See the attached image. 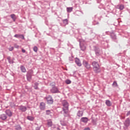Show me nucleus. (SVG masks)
<instances>
[{"label":"nucleus","instance_id":"22","mask_svg":"<svg viewBox=\"0 0 130 130\" xmlns=\"http://www.w3.org/2000/svg\"><path fill=\"white\" fill-rule=\"evenodd\" d=\"M34 117L32 116H28L27 117V119H28V120H29L30 121H33L34 120Z\"/></svg>","mask_w":130,"mask_h":130},{"label":"nucleus","instance_id":"10","mask_svg":"<svg viewBox=\"0 0 130 130\" xmlns=\"http://www.w3.org/2000/svg\"><path fill=\"white\" fill-rule=\"evenodd\" d=\"M18 109L19 110H21L22 112H25V111H27V107L23 105L19 106Z\"/></svg>","mask_w":130,"mask_h":130},{"label":"nucleus","instance_id":"33","mask_svg":"<svg viewBox=\"0 0 130 130\" xmlns=\"http://www.w3.org/2000/svg\"><path fill=\"white\" fill-rule=\"evenodd\" d=\"M91 122H92L94 125H96V124H97V123L96 122V120L95 119H92Z\"/></svg>","mask_w":130,"mask_h":130},{"label":"nucleus","instance_id":"40","mask_svg":"<svg viewBox=\"0 0 130 130\" xmlns=\"http://www.w3.org/2000/svg\"><path fill=\"white\" fill-rule=\"evenodd\" d=\"M128 115H130V110L128 111L126 114V116H128Z\"/></svg>","mask_w":130,"mask_h":130},{"label":"nucleus","instance_id":"45","mask_svg":"<svg viewBox=\"0 0 130 130\" xmlns=\"http://www.w3.org/2000/svg\"><path fill=\"white\" fill-rule=\"evenodd\" d=\"M80 12L82 13V14H83V12H82V11H80Z\"/></svg>","mask_w":130,"mask_h":130},{"label":"nucleus","instance_id":"19","mask_svg":"<svg viewBox=\"0 0 130 130\" xmlns=\"http://www.w3.org/2000/svg\"><path fill=\"white\" fill-rule=\"evenodd\" d=\"M84 114V112L82 111H78L77 113V116H78V117H82L83 116V114Z\"/></svg>","mask_w":130,"mask_h":130},{"label":"nucleus","instance_id":"27","mask_svg":"<svg viewBox=\"0 0 130 130\" xmlns=\"http://www.w3.org/2000/svg\"><path fill=\"white\" fill-rule=\"evenodd\" d=\"M39 85V83L36 82L34 83V89H35V90H38V86Z\"/></svg>","mask_w":130,"mask_h":130},{"label":"nucleus","instance_id":"25","mask_svg":"<svg viewBox=\"0 0 130 130\" xmlns=\"http://www.w3.org/2000/svg\"><path fill=\"white\" fill-rule=\"evenodd\" d=\"M117 7L119 9V10H120V11H122V10L124 9V6L123 5H118Z\"/></svg>","mask_w":130,"mask_h":130},{"label":"nucleus","instance_id":"23","mask_svg":"<svg viewBox=\"0 0 130 130\" xmlns=\"http://www.w3.org/2000/svg\"><path fill=\"white\" fill-rule=\"evenodd\" d=\"M20 70L22 73H26V68H25L24 66H20Z\"/></svg>","mask_w":130,"mask_h":130},{"label":"nucleus","instance_id":"8","mask_svg":"<svg viewBox=\"0 0 130 130\" xmlns=\"http://www.w3.org/2000/svg\"><path fill=\"white\" fill-rule=\"evenodd\" d=\"M39 108L42 111H44L46 109V104L45 103L41 102L40 104Z\"/></svg>","mask_w":130,"mask_h":130},{"label":"nucleus","instance_id":"5","mask_svg":"<svg viewBox=\"0 0 130 130\" xmlns=\"http://www.w3.org/2000/svg\"><path fill=\"white\" fill-rule=\"evenodd\" d=\"M62 106L63 107L62 108L63 111L64 110H69V103L67 100H63L62 102Z\"/></svg>","mask_w":130,"mask_h":130},{"label":"nucleus","instance_id":"1","mask_svg":"<svg viewBox=\"0 0 130 130\" xmlns=\"http://www.w3.org/2000/svg\"><path fill=\"white\" fill-rule=\"evenodd\" d=\"M91 66H92V70L95 74H99L101 72V69H100V66L99 63L96 61H93L91 62Z\"/></svg>","mask_w":130,"mask_h":130},{"label":"nucleus","instance_id":"12","mask_svg":"<svg viewBox=\"0 0 130 130\" xmlns=\"http://www.w3.org/2000/svg\"><path fill=\"white\" fill-rule=\"evenodd\" d=\"M7 118H8V116L6 114H2L0 115L1 120H6Z\"/></svg>","mask_w":130,"mask_h":130},{"label":"nucleus","instance_id":"20","mask_svg":"<svg viewBox=\"0 0 130 130\" xmlns=\"http://www.w3.org/2000/svg\"><path fill=\"white\" fill-rule=\"evenodd\" d=\"M47 125L49 126V127L52 126V121H51V119L47 120Z\"/></svg>","mask_w":130,"mask_h":130},{"label":"nucleus","instance_id":"24","mask_svg":"<svg viewBox=\"0 0 130 130\" xmlns=\"http://www.w3.org/2000/svg\"><path fill=\"white\" fill-rule=\"evenodd\" d=\"M106 104L109 107H110V106H111V105H112V104L111 103V102H110V101H109V100H106Z\"/></svg>","mask_w":130,"mask_h":130},{"label":"nucleus","instance_id":"43","mask_svg":"<svg viewBox=\"0 0 130 130\" xmlns=\"http://www.w3.org/2000/svg\"><path fill=\"white\" fill-rule=\"evenodd\" d=\"M84 26H87V21H84Z\"/></svg>","mask_w":130,"mask_h":130},{"label":"nucleus","instance_id":"18","mask_svg":"<svg viewBox=\"0 0 130 130\" xmlns=\"http://www.w3.org/2000/svg\"><path fill=\"white\" fill-rule=\"evenodd\" d=\"M82 122H84V123H87L88 122V118L87 117H82L80 119Z\"/></svg>","mask_w":130,"mask_h":130},{"label":"nucleus","instance_id":"30","mask_svg":"<svg viewBox=\"0 0 130 130\" xmlns=\"http://www.w3.org/2000/svg\"><path fill=\"white\" fill-rule=\"evenodd\" d=\"M63 23L64 25H68L69 24V20H68V19H66L63 20Z\"/></svg>","mask_w":130,"mask_h":130},{"label":"nucleus","instance_id":"28","mask_svg":"<svg viewBox=\"0 0 130 130\" xmlns=\"http://www.w3.org/2000/svg\"><path fill=\"white\" fill-rule=\"evenodd\" d=\"M73 7H68L67 8L68 13H72L73 12Z\"/></svg>","mask_w":130,"mask_h":130},{"label":"nucleus","instance_id":"31","mask_svg":"<svg viewBox=\"0 0 130 130\" xmlns=\"http://www.w3.org/2000/svg\"><path fill=\"white\" fill-rule=\"evenodd\" d=\"M51 114V111L49 110H46V115H49Z\"/></svg>","mask_w":130,"mask_h":130},{"label":"nucleus","instance_id":"36","mask_svg":"<svg viewBox=\"0 0 130 130\" xmlns=\"http://www.w3.org/2000/svg\"><path fill=\"white\" fill-rule=\"evenodd\" d=\"M61 124L62 126H66L67 125V123L64 122H61Z\"/></svg>","mask_w":130,"mask_h":130},{"label":"nucleus","instance_id":"29","mask_svg":"<svg viewBox=\"0 0 130 130\" xmlns=\"http://www.w3.org/2000/svg\"><path fill=\"white\" fill-rule=\"evenodd\" d=\"M15 129L16 130H22V127L20 125H17L15 126Z\"/></svg>","mask_w":130,"mask_h":130},{"label":"nucleus","instance_id":"38","mask_svg":"<svg viewBox=\"0 0 130 130\" xmlns=\"http://www.w3.org/2000/svg\"><path fill=\"white\" fill-rule=\"evenodd\" d=\"M15 48H19V45H17V44H14Z\"/></svg>","mask_w":130,"mask_h":130},{"label":"nucleus","instance_id":"32","mask_svg":"<svg viewBox=\"0 0 130 130\" xmlns=\"http://www.w3.org/2000/svg\"><path fill=\"white\" fill-rule=\"evenodd\" d=\"M33 50L35 52H37L38 51V48L37 46H35L33 48Z\"/></svg>","mask_w":130,"mask_h":130},{"label":"nucleus","instance_id":"3","mask_svg":"<svg viewBox=\"0 0 130 130\" xmlns=\"http://www.w3.org/2000/svg\"><path fill=\"white\" fill-rule=\"evenodd\" d=\"M33 74H34V72H33V70H29L26 74V79L27 81L30 82L31 80H32V76H34Z\"/></svg>","mask_w":130,"mask_h":130},{"label":"nucleus","instance_id":"26","mask_svg":"<svg viewBox=\"0 0 130 130\" xmlns=\"http://www.w3.org/2000/svg\"><path fill=\"white\" fill-rule=\"evenodd\" d=\"M7 59L9 63H14V61L11 59V56H8Z\"/></svg>","mask_w":130,"mask_h":130},{"label":"nucleus","instance_id":"17","mask_svg":"<svg viewBox=\"0 0 130 130\" xmlns=\"http://www.w3.org/2000/svg\"><path fill=\"white\" fill-rule=\"evenodd\" d=\"M14 37H15V38H21V39L23 40L25 39V37L23 35L16 34L14 36Z\"/></svg>","mask_w":130,"mask_h":130},{"label":"nucleus","instance_id":"6","mask_svg":"<svg viewBox=\"0 0 130 130\" xmlns=\"http://www.w3.org/2000/svg\"><path fill=\"white\" fill-rule=\"evenodd\" d=\"M46 99L47 101L48 104H53V99H52V96L51 95H48L47 97H46Z\"/></svg>","mask_w":130,"mask_h":130},{"label":"nucleus","instance_id":"14","mask_svg":"<svg viewBox=\"0 0 130 130\" xmlns=\"http://www.w3.org/2000/svg\"><path fill=\"white\" fill-rule=\"evenodd\" d=\"M80 47L81 50L82 51H84V50H86V46L84 45V44H83L82 43H81V42H80Z\"/></svg>","mask_w":130,"mask_h":130},{"label":"nucleus","instance_id":"21","mask_svg":"<svg viewBox=\"0 0 130 130\" xmlns=\"http://www.w3.org/2000/svg\"><path fill=\"white\" fill-rule=\"evenodd\" d=\"M10 17L11 18V19H12L13 22H16V19H17V17H16V15L15 14H11L10 15Z\"/></svg>","mask_w":130,"mask_h":130},{"label":"nucleus","instance_id":"15","mask_svg":"<svg viewBox=\"0 0 130 130\" xmlns=\"http://www.w3.org/2000/svg\"><path fill=\"white\" fill-rule=\"evenodd\" d=\"M63 111L64 112V117H70L71 116L69 113V110H64Z\"/></svg>","mask_w":130,"mask_h":130},{"label":"nucleus","instance_id":"34","mask_svg":"<svg viewBox=\"0 0 130 130\" xmlns=\"http://www.w3.org/2000/svg\"><path fill=\"white\" fill-rule=\"evenodd\" d=\"M66 84H67L68 85H69V84H71V83H72V81H71V80L68 79L66 81Z\"/></svg>","mask_w":130,"mask_h":130},{"label":"nucleus","instance_id":"13","mask_svg":"<svg viewBox=\"0 0 130 130\" xmlns=\"http://www.w3.org/2000/svg\"><path fill=\"white\" fill-rule=\"evenodd\" d=\"M129 124H130V120H129V118H127L124 123V125H125V126H126V127H128V126H129Z\"/></svg>","mask_w":130,"mask_h":130},{"label":"nucleus","instance_id":"44","mask_svg":"<svg viewBox=\"0 0 130 130\" xmlns=\"http://www.w3.org/2000/svg\"><path fill=\"white\" fill-rule=\"evenodd\" d=\"M98 24H99V22H97V23H96V25H98Z\"/></svg>","mask_w":130,"mask_h":130},{"label":"nucleus","instance_id":"9","mask_svg":"<svg viewBox=\"0 0 130 130\" xmlns=\"http://www.w3.org/2000/svg\"><path fill=\"white\" fill-rule=\"evenodd\" d=\"M5 113L9 117H12L13 116V112L10 109H7L5 111Z\"/></svg>","mask_w":130,"mask_h":130},{"label":"nucleus","instance_id":"41","mask_svg":"<svg viewBox=\"0 0 130 130\" xmlns=\"http://www.w3.org/2000/svg\"><path fill=\"white\" fill-rule=\"evenodd\" d=\"M22 52H23V53H25V52H26V50L24 49H22Z\"/></svg>","mask_w":130,"mask_h":130},{"label":"nucleus","instance_id":"39","mask_svg":"<svg viewBox=\"0 0 130 130\" xmlns=\"http://www.w3.org/2000/svg\"><path fill=\"white\" fill-rule=\"evenodd\" d=\"M70 61H73L74 59H73V57H69Z\"/></svg>","mask_w":130,"mask_h":130},{"label":"nucleus","instance_id":"42","mask_svg":"<svg viewBox=\"0 0 130 130\" xmlns=\"http://www.w3.org/2000/svg\"><path fill=\"white\" fill-rule=\"evenodd\" d=\"M84 130H91V129H90V127H88L84 128Z\"/></svg>","mask_w":130,"mask_h":130},{"label":"nucleus","instance_id":"2","mask_svg":"<svg viewBox=\"0 0 130 130\" xmlns=\"http://www.w3.org/2000/svg\"><path fill=\"white\" fill-rule=\"evenodd\" d=\"M50 86L52 87L51 89L50 90L51 93L52 94H58V93H60L58 88L55 86V82H51L50 84Z\"/></svg>","mask_w":130,"mask_h":130},{"label":"nucleus","instance_id":"16","mask_svg":"<svg viewBox=\"0 0 130 130\" xmlns=\"http://www.w3.org/2000/svg\"><path fill=\"white\" fill-rule=\"evenodd\" d=\"M110 37L112 40H114L115 41V40H116V39H117V38H116V35H115L114 32L111 33Z\"/></svg>","mask_w":130,"mask_h":130},{"label":"nucleus","instance_id":"35","mask_svg":"<svg viewBox=\"0 0 130 130\" xmlns=\"http://www.w3.org/2000/svg\"><path fill=\"white\" fill-rule=\"evenodd\" d=\"M113 86H115V87H117V82L116 81H114L113 83Z\"/></svg>","mask_w":130,"mask_h":130},{"label":"nucleus","instance_id":"37","mask_svg":"<svg viewBox=\"0 0 130 130\" xmlns=\"http://www.w3.org/2000/svg\"><path fill=\"white\" fill-rule=\"evenodd\" d=\"M9 51H13V50H14V47H11V48H9Z\"/></svg>","mask_w":130,"mask_h":130},{"label":"nucleus","instance_id":"7","mask_svg":"<svg viewBox=\"0 0 130 130\" xmlns=\"http://www.w3.org/2000/svg\"><path fill=\"white\" fill-rule=\"evenodd\" d=\"M83 65L84 68H86V70H90L91 69V64H89L88 61L85 60L83 61Z\"/></svg>","mask_w":130,"mask_h":130},{"label":"nucleus","instance_id":"4","mask_svg":"<svg viewBox=\"0 0 130 130\" xmlns=\"http://www.w3.org/2000/svg\"><path fill=\"white\" fill-rule=\"evenodd\" d=\"M93 50L95 52V55L96 56H100L101 55V50L99 48L96 46L93 47Z\"/></svg>","mask_w":130,"mask_h":130},{"label":"nucleus","instance_id":"11","mask_svg":"<svg viewBox=\"0 0 130 130\" xmlns=\"http://www.w3.org/2000/svg\"><path fill=\"white\" fill-rule=\"evenodd\" d=\"M75 63L78 66V67H82V63H81V60L78 57L75 58Z\"/></svg>","mask_w":130,"mask_h":130}]
</instances>
